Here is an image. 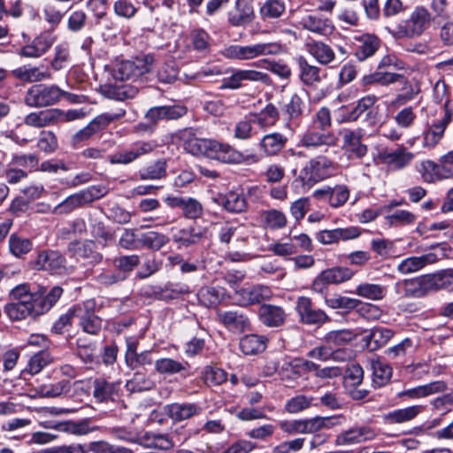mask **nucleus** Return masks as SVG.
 <instances>
[{
  "label": "nucleus",
  "mask_w": 453,
  "mask_h": 453,
  "mask_svg": "<svg viewBox=\"0 0 453 453\" xmlns=\"http://www.w3.org/2000/svg\"><path fill=\"white\" fill-rule=\"evenodd\" d=\"M140 242L149 249L158 250L168 243L169 238L162 233L149 231L141 235Z\"/></svg>",
  "instance_id": "nucleus-56"
},
{
  "label": "nucleus",
  "mask_w": 453,
  "mask_h": 453,
  "mask_svg": "<svg viewBox=\"0 0 453 453\" xmlns=\"http://www.w3.org/2000/svg\"><path fill=\"white\" fill-rule=\"evenodd\" d=\"M250 329L247 315L237 311H228V331L240 334Z\"/></svg>",
  "instance_id": "nucleus-53"
},
{
  "label": "nucleus",
  "mask_w": 453,
  "mask_h": 453,
  "mask_svg": "<svg viewBox=\"0 0 453 453\" xmlns=\"http://www.w3.org/2000/svg\"><path fill=\"white\" fill-rule=\"evenodd\" d=\"M314 196L319 199L327 200L332 207L338 208L342 206L349 197V190L345 185H336L334 188L318 189L314 192Z\"/></svg>",
  "instance_id": "nucleus-21"
},
{
  "label": "nucleus",
  "mask_w": 453,
  "mask_h": 453,
  "mask_svg": "<svg viewBox=\"0 0 453 453\" xmlns=\"http://www.w3.org/2000/svg\"><path fill=\"white\" fill-rule=\"evenodd\" d=\"M95 303L87 300L74 307V315L79 326L89 334H97L102 328V319L94 311Z\"/></svg>",
  "instance_id": "nucleus-8"
},
{
  "label": "nucleus",
  "mask_w": 453,
  "mask_h": 453,
  "mask_svg": "<svg viewBox=\"0 0 453 453\" xmlns=\"http://www.w3.org/2000/svg\"><path fill=\"white\" fill-rule=\"evenodd\" d=\"M431 256L432 255H423L421 257H407L398 265L397 270L402 274L416 273L431 262L429 259Z\"/></svg>",
  "instance_id": "nucleus-49"
},
{
  "label": "nucleus",
  "mask_w": 453,
  "mask_h": 453,
  "mask_svg": "<svg viewBox=\"0 0 453 453\" xmlns=\"http://www.w3.org/2000/svg\"><path fill=\"white\" fill-rule=\"evenodd\" d=\"M356 40L357 43L355 48V56L360 61L374 55L380 45V40L374 35L365 34L357 37Z\"/></svg>",
  "instance_id": "nucleus-27"
},
{
  "label": "nucleus",
  "mask_w": 453,
  "mask_h": 453,
  "mask_svg": "<svg viewBox=\"0 0 453 453\" xmlns=\"http://www.w3.org/2000/svg\"><path fill=\"white\" fill-rule=\"evenodd\" d=\"M126 115L124 108H119L115 112H106L94 118L90 126L95 129L96 134L105 129L111 122L119 120Z\"/></svg>",
  "instance_id": "nucleus-51"
},
{
  "label": "nucleus",
  "mask_w": 453,
  "mask_h": 453,
  "mask_svg": "<svg viewBox=\"0 0 453 453\" xmlns=\"http://www.w3.org/2000/svg\"><path fill=\"white\" fill-rule=\"evenodd\" d=\"M373 381L380 386L385 385L391 378L392 368L381 362L373 361L372 363Z\"/></svg>",
  "instance_id": "nucleus-64"
},
{
  "label": "nucleus",
  "mask_w": 453,
  "mask_h": 453,
  "mask_svg": "<svg viewBox=\"0 0 453 453\" xmlns=\"http://www.w3.org/2000/svg\"><path fill=\"white\" fill-rule=\"evenodd\" d=\"M164 409L165 414L174 422L188 419L201 411L199 405L191 403H173L166 404Z\"/></svg>",
  "instance_id": "nucleus-20"
},
{
  "label": "nucleus",
  "mask_w": 453,
  "mask_h": 453,
  "mask_svg": "<svg viewBox=\"0 0 453 453\" xmlns=\"http://www.w3.org/2000/svg\"><path fill=\"white\" fill-rule=\"evenodd\" d=\"M187 113V108L180 104L154 106L150 108L144 117L156 126L159 120H173Z\"/></svg>",
  "instance_id": "nucleus-17"
},
{
  "label": "nucleus",
  "mask_w": 453,
  "mask_h": 453,
  "mask_svg": "<svg viewBox=\"0 0 453 453\" xmlns=\"http://www.w3.org/2000/svg\"><path fill=\"white\" fill-rule=\"evenodd\" d=\"M96 243L90 240L74 241L68 244V250L78 257L91 258L94 261H100L102 255L96 250Z\"/></svg>",
  "instance_id": "nucleus-34"
},
{
  "label": "nucleus",
  "mask_w": 453,
  "mask_h": 453,
  "mask_svg": "<svg viewBox=\"0 0 453 453\" xmlns=\"http://www.w3.org/2000/svg\"><path fill=\"white\" fill-rule=\"evenodd\" d=\"M32 242L27 238H22L17 234H12L10 236L9 248L11 252L16 257L28 253L32 250Z\"/></svg>",
  "instance_id": "nucleus-63"
},
{
  "label": "nucleus",
  "mask_w": 453,
  "mask_h": 453,
  "mask_svg": "<svg viewBox=\"0 0 453 453\" xmlns=\"http://www.w3.org/2000/svg\"><path fill=\"white\" fill-rule=\"evenodd\" d=\"M355 293L363 298L379 301L385 297L387 294V288L380 284L365 282L359 284L357 287Z\"/></svg>",
  "instance_id": "nucleus-47"
},
{
  "label": "nucleus",
  "mask_w": 453,
  "mask_h": 453,
  "mask_svg": "<svg viewBox=\"0 0 453 453\" xmlns=\"http://www.w3.org/2000/svg\"><path fill=\"white\" fill-rule=\"evenodd\" d=\"M166 174V162L164 159H159L154 164L147 166L145 169L140 171V177L142 180H158L165 177Z\"/></svg>",
  "instance_id": "nucleus-60"
},
{
  "label": "nucleus",
  "mask_w": 453,
  "mask_h": 453,
  "mask_svg": "<svg viewBox=\"0 0 453 453\" xmlns=\"http://www.w3.org/2000/svg\"><path fill=\"white\" fill-rule=\"evenodd\" d=\"M405 297L419 298L430 293L426 274L403 280Z\"/></svg>",
  "instance_id": "nucleus-35"
},
{
  "label": "nucleus",
  "mask_w": 453,
  "mask_h": 453,
  "mask_svg": "<svg viewBox=\"0 0 453 453\" xmlns=\"http://www.w3.org/2000/svg\"><path fill=\"white\" fill-rule=\"evenodd\" d=\"M286 10L283 0H265L261 5L259 13L264 20L279 19Z\"/></svg>",
  "instance_id": "nucleus-50"
},
{
  "label": "nucleus",
  "mask_w": 453,
  "mask_h": 453,
  "mask_svg": "<svg viewBox=\"0 0 453 453\" xmlns=\"http://www.w3.org/2000/svg\"><path fill=\"white\" fill-rule=\"evenodd\" d=\"M403 75L390 72H376L368 76L364 77L365 84L379 83L381 85H388L403 80Z\"/></svg>",
  "instance_id": "nucleus-59"
},
{
  "label": "nucleus",
  "mask_w": 453,
  "mask_h": 453,
  "mask_svg": "<svg viewBox=\"0 0 453 453\" xmlns=\"http://www.w3.org/2000/svg\"><path fill=\"white\" fill-rule=\"evenodd\" d=\"M414 153L404 145H398L395 149H383L379 152L380 160L394 170H402L407 167L414 159Z\"/></svg>",
  "instance_id": "nucleus-12"
},
{
  "label": "nucleus",
  "mask_w": 453,
  "mask_h": 453,
  "mask_svg": "<svg viewBox=\"0 0 453 453\" xmlns=\"http://www.w3.org/2000/svg\"><path fill=\"white\" fill-rule=\"evenodd\" d=\"M447 389V383L443 380L432 381L428 384L410 388L400 393V396H407L410 399H418L431 395L442 393Z\"/></svg>",
  "instance_id": "nucleus-29"
},
{
  "label": "nucleus",
  "mask_w": 453,
  "mask_h": 453,
  "mask_svg": "<svg viewBox=\"0 0 453 453\" xmlns=\"http://www.w3.org/2000/svg\"><path fill=\"white\" fill-rule=\"evenodd\" d=\"M100 91L108 99L124 101L134 98L138 94V88L132 84H107L101 86Z\"/></svg>",
  "instance_id": "nucleus-25"
},
{
  "label": "nucleus",
  "mask_w": 453,
  "mask_h": 453,
  "mask_svg": "<svg viewBox=\"0 0 453 453\" xmlns=\"http://www.w3.org/2000/svg\"><path fill=\"white\" fill-rule=\"evenodd\" d=\"M86 205L83 196L80 192L73 194L66 197L63 202L54 207L52 212L58 215H66L76 209L81 208Z\"/></svg>",
  "instance_id": "nucleus-46"
},
{
  "label": "nucleus",
  "mask_w": 453,
  "mask_h": 453,
  "mask_svg": "<svg viewBox=\"0 0 453 453\" xmlns=\"http://www.w3.org/2000/svg\"><path fill=\"white\" fill-rule=\"evenodd\" d=\"M273 293L269 287L264 285H232L228 289V301L232 304L248 306L271 298Z\"/></svg>",
  "instance_id": "nucleus-3"
},
{
  "label": "nucleus",
  "mask_w": 453,
  "mask_h": 453,
  "mask_svg": "<svg viewBox=\"0 0 453 453\" xmlns=\"http://www.w3.org/2000/svg\"><path fill=\"white\" fill-rule=\"evenodd\" d=\"M296 310L300 317V321L306 325L319 326L331 320L323 310L314 308L311 299L307 296L297 298Z\"/></svg>",
  "instance_id": "nucleus-11"
},
{
  "label": "nucleus",
  "mask_w": 453,
  "mask_h": 453,
  "mask_svg": "<svg viewBox=\"0 0 453 453\" xmlns=\"http://www.w3.org/2000/svg\"><path fill=\"white\" fill-rule=\"evenodd\" d=\"M303 107L304 103L296 93L289 95L280 102V111L290 119L299 118L303 113Z\"/></svg>",
  "instance_id": "nucleus-44"
},
{
  "label": "nucleus",
  "mask_w": 453,
  "mask_h": 453,
  "mask_svg": "<svg viewBox=\"0 0 453 453\" xmlns=\"http://www.w3.org/2000/svg\"><path fill=\"white\" fill-rule=\"evenodd\" d=\"M378 101L377 96L369 95L362 97L357 103V105L348 113L346 119L348 121H356L365 111H367Z\"/></svg>",
  "instance_id": "nucleus-57"
},
{
  "label": "nucleus",
  "mask_w": 453,
  "mask_h": 453,
  "mask_svg": "<svg viewBox=\"0 0 453 453\" xmlns=\"http://www.w3.org/2000/svg\"><path fill=\"white\" fill-rule=\"evenodd\" d=\"M281 45L278 42H261L245 46L246 58L253 59L265 56H274L281 52Z\"/></svg>",
  "instance_id": "nucleus-37"
},
{
  "label": "nucleus",
  "mask_w": 453,
  "mask_h": 453,
  "mask_svg": "<svg viewBox=\"0 0 453 453\" xmlns=\"http://www.w3.org/2000/svg\"><path fill=\"white\" fill-rule=\"evenodd\" d=\"M355 334L350 330H334L330 331L325 335V342L330 347V349L334 348L342 347L345 344L350 342L355 338Z\"/></svg>",
  "instance_id": "nucleus-48"
},
{
  "label": "nucleus",
  "mask_w": 453,
  "mask_h": 453,
  "mask_svg": "<svg viewBox=\"0 0 453 453\" xmlns=\"http://www.w3.org/2000/svg\"><path fill=\"white\" fill-rule=\"evenodd\" d=\"M365 136V131L361 128L355 130L347 129L342 134L344 151L350 158L361 159L368 152V147L362 140Z\"/></svg>",
  "instance_id": "nucleus-14"
},
{
  "label": "nucleus",
  "mask_w": 453,
  "mask_h": 453,
  "mask_svg": "<svg viewBox=\"0 0 453 453\" xmlns=\"http://www.w3.org/2000/svg\"><path fill=\"white\" fill-rule=\"evenodd\" d=\"M36 303L27 301L12 302L4 306V311L12 320H21L27 316L35 317L42 314V309L37 307Z\"/></svg>",
  "instance_id": "nucleus-22"
},
{
  "label": "nucleus",
  "mask_w": 453,
  "mask_h": 453,
  "mask_svg": "<svg viewBox=\"0 0 453 453\" xmlns=\"http://www.w3.org/2000/svg\"><path fill=\"white\" fill-rule=\"evenodd\" d=\"M430 293L446 288L453 284V269L441 270L435 273L426 274Z\"/></svg>",
  "instance_id": "nucleus-43"
},
{
  "label": "nucleus",
  "mask_w": 453,
  "mask_h": 453,
  "mask_svg": "<svg viewBox=\"0 0 453 453\" xmlns=\"http://www.w3.org/2000/svg\"><path fill=\"white\" fill-rule=\"evenodd\" d=\"M59 115L58 109L31 112L25 117L24 123L29 127L41 128L57 123Z\"/></svg>",
  "instance_id": "nucleus-32"
},
{
  "label": "nucleus",
  "mask_w": 453,
  "mask_h": 453,
  "mask_svg": "<svg viewBox=\"0 0 453 453\" xmlns=\"http://www.w3.org/2000/svg\"><path fill=\"white\" fill-rule=\"evenodd\" d=\"M172 231L173 242L180 246L188 247L196 244L203 236L201 229L193 226L180 229L172 228Z\"/></svg>",
  "instance_id": "nucleus-36"
},
{
  "label": "nucleus",
  "mask_w": 453,
  "mask_h": 453,
  "mask_svg": "<svg viewBox=\"0 0 453 453\" xmlns=\"http://www.w3.org/2000/svg\"><path fill=\"white\" fill-rule=\"evenodd\" d=\"M153 62L150 55L135 58L133 61H122L113 69L112 76L115 81H136L150 71Z\"/></svg>",
  "instance_id": "nucleus-4"
},
{
  "label": "nucleus",
  "mask_w": 453,
  "mask_h": 453,
  "mask_svg": "<svg viewBox=\"0 0 453 453\" xmlns=\"http://www.w3.org/2000/svg\"><path fill=\"white\" fill-rule=\"evenodd\" d=\"M166 203L172 208H180L187 219H196L202 215V204L192 197L168 196Z\"/></svg>",
  "instance_id": "nucleus-19"
},
{
  "label": "nucleus",
  "mask_w": 453,
  "mask_h": 453,
  "mask_svg": "<svg viewBox=\"0 0 453 453\" xmlns=\"http://www.w3.org/2000/svg\"><path fill=\"white\" fill-rule=\"evenodd\" d=\"M62 96L63 90L56 85L36 84L27 89L25 103L30 107H46L57 104Z\"/></svg>",
  "instance_id": "nucleus-6"
},
{
  "label": "nucleus",
  "mask_w": 453,
  "mask_h": 453,
  "mask_svg": "<svg viewBox=\"0 0 453 453\" xmlns=\"http://www.w3.org/2000/svg\"><path fill=\"white\" fill-rule=\"evenodd\" d=\"M93 396L98 403L114 401L119 390V382H110L104 379L98 378L93 382Z\"/></svg>",
  "instance_id": "nucleus-24"
},
{
  "label": "nucleus",
  "mask_w": 453,
  "mask_h": 453,
  "mask_svg": "<svg viewBox=\"0 0 453 453\" xmlns=\"http://www.w3.org/2000/svg\"><path fill=\"white\" fill-rule=\"evenodd\" d=\"M70 389V381L62 380L54 384L40 385L36 391L42 397H58L69 392Z\"/></svg>",
  "instance_id": "nucleus-52"
},
{
  "label": "nucleus",
  "mask_w": 453,
  "mask_h": 453,
  "mask_svg": "<svg viewBox=\"0 0 453 453\" xmlns=\"http://www.w3.org/2000/svg\"><path fill=\"white\" fill-rule=\"evenodd\" d=\"M431 21L432 17L428 10L418 6L408 19L397 26L395 35L399 38L419 36L429 27Z\"/></svg>",
  "instance_id": "nucleus-5"
},
{
  "label": "nucleus",
  "mask_w": 453,
  "mask_h": 453,
  "mask_svg": "<svg viewBox=\"0 0 453 453\" xmlns=\"http://www.w3.org/2000/svg\"><path fill=\"white\" fill-rule=\"evenodd\" d=\"M258 317L262 324L269 327H278L285 323L287 314L280 306L262 304L258 309Z\"/></svg>",
  "instance_id": "nucleus-23"
},
{
  "label": "nucleus",
  "mask_w": 453,
  "mask_h": 453,
  "mask_svg": "<svg viewBox=\"0 0 453 453\" xmlns=\"http://www.w3.org/2000/svg\"><path fill=\"white\" fill-rule=\"evenodd\" d=\"M190 367L187 361H178L173 358H160L155 362V369L162 374H175L186 372Z\"/></svg>",
  "instance_id": "nucleus-45"
},
{
  "label": "nucleus",
  "mask_w": 453,
  "mask_h": 453,
  "mask_svg": "<svg viewBox=\"0 0 453 453\" xmlns=\"http://www.w3.org/2000/svg\"><path fill=\"white\" fill-rule=\"evenodd\" d=\"M288 138L280 133H271L265 134L259 142L260 150L267 157L278 155L286 146Z\"/></svg>",
  "instance_id": "nucleus-31"
},
{
  "label": "nucleus",
  "mask_w": 453,
  "mask_h": 453,
  "mask_svg": "<svg viewBox=\"0 0 453 453\" xmlns=\"http://www.w3.org/2000/svg\"><path fill=\"white\" fill-rule=\"evenodd\" d=\"M139 265V257L137 255L120 256L114 258L113 265L118 273H123L125 279L127 274Z\"/></svg>",
  "instance_id": "nucleus-62"
},
{
  "label": "nucleus",
  "mask_w": 453,
  "mask_h": 453,
  "mask_svg": "<svg viewBox=\"0 0 453 453\" xmlns=\"http://www.w3.org/2000/svg\"><path fill=\"white\" fill-rule=\"evenodd\" d=\"M337 164L326 155H319L311 158L300 170L298 180L304 186L314 184L329 178L336 170Z\"/></svg>",
  "instance_id": "nucleus-1"
},
{
  "label": "nucleus",
  "mask_w": 453,
  "mask_h": 453,
  "mask_svg": "<svg viewBox=\"0 0 453 453\" xmlns=\"http://www.w3.org/2000/svg\"><path fill=\"white\" fill-rule=\"evenodd\" d=\"M183 141L184 149L189 154L226 161V150L224 144L215 140L199 138L192 133H187L183 136Z\"/></svg>",
  "instance_id": "nucleus-2"
},
{
  "label": "nucleus",
  "mask_w": 453,
  "mask_h": 453,
  "mask_svg": "<svg viewBox=\"0 0 453 453\" xmlns=\"http://www.w3.org/2000/svg\"><path fill=\"white\" fill-rule=\"evenodd\" d=\"M153 387L154 382L140 372H135L133 378L126 383V388L130 392L149 391Z\"/></svg>",
  "instance_id": "nucleus-61"
},
{
  "label": "nucleus",
  "mask_w": 453,
  "mask_h": 453,
  "mask_svg": "<svg viewBox=\"0 0 453 453\" xmlns=\"http://www.w3.org/2000/svg\"><path fill=\"white\" fill-rule=\"evenodd\" d=\"M299 70V79L306 86H314L322 81L321 69L311 65L304 57H298L296 59Z\"/></svg>",
  "instance_id": "nucleus-30"
},
{
  "label": "nucleus",
  "mask_w": 453,
  "mask_h": 453,
  "mask_svg": "<svg viewBox=\"0 0 453 453\" xmlns=\"http://www.w3.org/2000/svg\"><path fill=\"white\" fill-rule=\"evenodd\" d=\"M267 342L266 336L251 334L240 339L239 347L244 355H257L266 349Z\"/></svg>",
  "instance_id": "nucleus-33"
},
{
  "label": "nucleus",
  "mask_w": 453,
  "mask_h": 453,
  "mask_svg": "<svg viewBox=\"0 0 453 453\" xmlns=\"http://www.w3.org/2000/svg\"><path fill=\"white\" fill-rule=\"evenodd\" d=\"M376 435L374 429L370 426H355L340 433L336 436L335 443L338 446H350L373 440Z\"/></svg>",
  "instance_id": "nucleus-15"
},
{
  "label": "nucleus",
  "mask_w": 453,
  "mask_h": 453,
  "mask_svg": "<svg viewBox=\"0 0 453 453\" xmlns=\"http://www.w3.org/2000/svg\"><path fill=\"white\" fill-rule=\"evenodd\" d=\"M307 52L320 65H328L335 60V53L328 44L321 41H311L305 44Z\"/></svg>",
  "instance_id": "nucleus-28"
},
{
  "label": "nucleus",
  "mask_w": 453,
  "mask_h": 453,
  "mask_svg": "<svg viewBox=\"0 0 453 453\" xmlns=\"http://www.w3.org/2000/svg\"><path fill=\"white\" fill-rule=\"evenodd\" d=\"M34 269L63 275L67 273L66 259L58 251L43 250L38 253L34 261Z\"/></svg>",
  "instance_id": "nucleus-9"
},
{
  "label": "nucleus",
  "mask_w": 453,
  "mask_h": 453,
  "mask_svg": "<svg viewBox=\"0 0 453 453\" xmlns=\"http://www.w3.org/2000/svg\"><path fill=\"white\" fill-rule=\"evenodd\" d=\"M156 147L157 143L154 141H138L111 154L108 161L111 165H129L139 157L150 154Z\"/></svg>",
  "instance_id": "nucleus-7"
},
{
  "label": "nucleus",
  "mask_w": 453,
  "mask_h": 453,
  "mask_svg": "<svg viewBox=\"0 0 453 453\" xmlns=\"http://www.w3.org/2000/svg\"><path fill=\"white\" fill-rule=\"evenodd\" d=\"M55 362V357L47 350H41L34 354L28 363L23 373H28L30 375L38 374L42 369Z\"/></svg>",
  "instance_id": "nucleus-39"
},
{
  "label": "nucleus",
  "mask_w": 453,
  "mask_h": 453,
  "mask_svg": "<svg viewBox=\"0 0 453 453\" xmlns=\"http://www.w3.org/2000/svg\"><path fill=\"white\" fill-rule=\"evenodd\" d=\"M394 332L391 329L379 326L372 328L365 338L367 347L371 350H376L385 346L393 337Z\"/></svg>",
  "instance_id": "nucleus-41"
},
{
  "label": "nucleus",
  "mask_w": 453,
  "mask_h": 453,
  "mask_svg": "<svg viewBox=\"0 0 453 453\" xmlns=\"http://www.w3.org/2000/svg\"><path fill=\"white\" fill-rule=\"evenodd\" d=\"M231 75L228 77V88H239L243 81H261L265 84L270 83L271 80L267 73L255 70L228 69Z\"/></svg>",
  "instance_id": "nucleus-18"
},
{
  "label": "nucleus",
  "mask_w": 453,
  "mask_h": 453,
  "mask_svg": "<svg viewBox=\"0 0 453 453\" xmlns=\"http://www.w3.org/2000/svg\"><path fill=\"white\" fill-rule=\"evenodd\" d=\"M300 24L304 29L320 36H329L334 31L332 19L321 12H314L304 16Z\"/></svg>",
  "instance_id": "nucleus-16"
},
{
  "label": "nucleus",
  "mask_w": 453,
  "mask_h": 453,
  "mask_svg": "<svg viewBox=\"0 0 453 453\" xmlns=\"http://www.w3.org/2000/svg\"><path fill=\"white\" fill-rule=\"evenodd\" d=\"M336 145V138L329 133H319L315 130L306 131L299 139L297 148H303L313 152L317 150L326 153L329 147Z\"/></svg>",
  "instance_id": "nucleus-10"
},
{
  "label": "nucleus",
  "mask_w": 453,
  "mask_h": 453,
  "mask_svg": "<svg viewBox=\"0 0 453 453\" xmlns=\"http://www.w3.org/2000/svg\"><path fill=\"white\" fill-rule=\"evenodd\" d=\"M325 303L331 309L350 311L357 306L358 299L343 296L340 294H334L331 296H325Z\"/></svg>",
  "instance_id": "nucleus-58"
},
{
  "label": "nucleus",
  "mask_w": 453,
  "mask_h": 453,
  "mask_svg": "<svg viewBox=\"0 0 453 453\" xmlns=\"http://www.w3.org/2000/svg\"><path fill=\"white\" fill-rule=\"evenodd\" d=\"M329 284H340L352 278L354 273L348 267H333L321 272Z\"/></svg>",
  "instance_id": "nucleus-54"
},
{
  "label": "nucleus",
  "mask_w": 453,
  "mask_h": 453,
  "mask_svg": "<svg viewBox=\"0 0 453 453\" xmlns=\"http://www.w3.org/2000/svg\"><path fill=\"white\" fill-rule=\"evenodd\" d=\"M452 119L453 111L448 107V103H446L444 104V115L427 126L424 132V146L433 148L438 144Z\"/></svg>",
  "instance_id": "nucleus-13"
},
{
  "label": "nucleus",
  "mask_w": 453,
  "mask_h": 453,
  "mask_svg": "<svg viewBox=\"0 0 453 453\" xmlns=\"http://www.w3.org/2000/svg\"><path fill=\"white\" fill-rule=\"evenodd\" d=\"M417 170L425 182L435 183L445 180L440 161L424 160L417 166Z\"/></svg>",
  "instance_id": "nucleus-38"
},
{
  "label": "nucleus",
  "mask_w": 453,
  "mask_h": 453,
  "mask_svg": "<svg viewBox=\"0 0 453 453\" xmlns=\"http://www.w3.org/2000/svg\"><path fill=\"white\" fill-rule=\"evenodd\" d=\"M12 73L15 78L26 82H40L51 78L48 69L41 71L39 67L22 66L14 69Z\"/></svg>",
  "instance_id": "nucleus-40"
},
{
  "label": "nucleus",
  "mask_w": 453,
  "mask_h": 453,
  "mask_svg": "<svg viewBox=\"0 0 453 453\" xmlns=\"http://www.w3.org/2000/svg\"><path fill=\"white\" fill-rule=\"evenodd\" d=\"M254 17V11L249 0H237L235 12L232 14L229 21L234 26H242L250 23Z\"/></svg>",
  "instance_id": "nucleus-42"
},
{
  "label": "nucleus",
  "mask_w": 453,
  "mask_h": 453,
  "mask_svg": "<svg viewBox=\"0 0 453 453\" xmlns=\"http://www.w3.org/2000/svg\"><path fill=\"white\" fill-rule=\"evenodd\" d=\"M423 405H412L403 409L394 410L383 416V420L388 425L403 424L413 420L423 411Z\"/></svg>",
  "instance_id": "nucleus-26"
},
{
  "label": "nucleus",
  "mask_w": 453,
  "mask_h": 453,
  "mask_svg": "<svg viewBox=\"0 0 453 453\" xmlns=\"http://www.w3.org/2000/svg\"><path fill=\"white\" fill-rule=\"evenodd\" d=\"M178 68L173 61L163 63L158 66L156 77L163 84H172L178 78Z\"/></svg>",
  "instance_id": "nucleus-55"
}]
</instances>
